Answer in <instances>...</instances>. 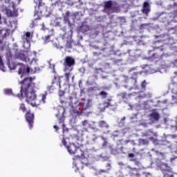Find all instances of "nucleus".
<instances>
[{
    "mask_svg": "<svg viewBox=\"0 0 177 177\" xmlns=\"http://www.w3.org/2000/svg\"><path fill=\"white\" fill-rule=\"evenodd\" d=\"M34 80H35V77H28L19 82V84L21 85V90L20 93L17 94V96L21 99L24 95L26 102L28 104H30L32 107H38L42 103H45L46 95L43 94L41 96H37L35 90H34V88H35V84L32 82Z\"/></svg>",
    "mask_w": 177,
    "mask_h": 177,
    "instance_id": "f257e3e1",
    "label": "nucleus"
},
{
    "mask_svg": "<svg viewBox=\"0 0 177 177\" xmlns=\"http://www.w3.org/2000/svg\"><path fill=\"white\" fill-rule=\"evenodd\" d=\"M77 12L71 13L70 11H66L62 17L64 23H67L69 27H72L75 24V19H77Z\"/></svg>",
    "mask_w": 177,
    "mask_h": 177,
    "instance_id": "f03ea898",
    "label": "nucleus"
},
{
    "mask_svg": "<svg viewBox=\"0 0 177 177\" xmlns=\"http://www.w3.org/2000/svg\"><path fill=\"white\" fill-rule=\"evenodd\" d=\"M64 71L65 73H71L73 71V67L75 66V59L71 56H66L64 59Z\"/></svg>",
    "mask_w": 177,
    "mask_h": 177,
    "instance_id": "7ed1b4c3",
    "label": "nucleus"
},
{
    "mask_svg": "<svg viewBox=\"0 0 177 177\" xmlns=\"http://www.w3.org/2000/svg\"><path fill=\"white\" fill-rule=\"evenodd\" d=\"M62 145H64V147H66V149L68 150L70 154H75L77 151H80V156H84V152H82L81 149L77 147V146H75V144L72 143L70 144L69 145H67V142L66 141L65 138H62Z\"/></svg>",
    "mask_w": 177,
    "mask_h": 177,
    "instance_id": "20e7f679",
    "label": "nucleus"
},
{
    "mask_svg": "<svg viewBox=\"0 0 177 177\" xmlns=\"http://www.w3.org/2000/svg\"><path fill=\"white\" fill-rule=\"evenodd\" d=\"M157 167L160 169L162 174H167V172H171L172 168L167 163L160 162L157 163Z\"/></svg>",
    "mask_w": 177,
    "mask_h": 177,
    "instance_id": "39448f33",
    "label": "nucleus"
},
{
    "mask_svg": "<svg viewBox=\"0 0 177 177\" xmlns=\"http://www.w3.org/2000/svg\"><path fill=\"white\" fill-rule=\"evenodd\" d=\"M25 118L27 122L28 123L29 128L31 129L34 127V115L31 113L30 111H28L26 115Z\"/></svg>",
    "mask_w": 177,
    "mask_h": 177,
    "instance_id": "423d86ee",
    "label": "nucleus"
},
{
    "mask_svg": "<svg viewBox=\"0 0 177 177\" xmlns=\"http://www.w3.org/2000/svg\"><path fill=\"white\" fill-rule=\"evenodd\" d=\"M19 68L18 69V74L21 75V78L25 74H30V68L28 66H26V65L23 64H19Z\"/></svg>",
    "mask_w": 177,
    "mask_h": 177,
    "instance_id": "0eeeda50",
    "label": "nucleus"
},
{
    "mask_svg": "<svg viewBox=\"0 0 177 177\" xmlns=\"http://www.w3.org/2000/svg\"><path fill=\"white\" fill-rule=\"evenodd\" d=\"M127 157L128 158H130L129 161H131V162H134L135 165H136V167H138L139 169H140V167H142V163L140 162V161H139V160H138V158H135V153H128Z\"/></svg>",
    "mask_w": 177,
    "mask_h": 177,
    "instance_id": "6e6552de",
    "label": "nucleus"
},
{
    "mask_svg": "<svg viewBox=\"0 0 177 177\" xmlns=\"http://www.w3.org/2000/svg\"><path fill=\"white\" fill-rule=\"evenodd\" d=\"M38 1V7L37 9V7H35V15H38L39 13H42L44 10H46V6H45V3L42 2V0H37Z\"/></svg>",
    "mask_w": 177,
    "mask_h": 177,
    "instance_id": "1a4fd4ad",
    "label": "nucleus"
},
{
    "mask_svg": "<svg viewBox=\"0 0 177 177\" xmlns=\"http://www.w3.org/2000/svg\"><path fill=\"white\" fill-rule=\"evenodd\" d=\"M104 10L107 12V9H110V10H113V12H115L118 10V7L113 6V1L109 0L105 2L104 3Z\"/></svg>",
    "mask_w": 177,
    "mask_h": 177,
    "instance_id": "9d476101",
    "label": "nucleus"
},
{
    "mask_svg": "<svg viewBox=\"0 0 177 177\" xmlns=\"http://www.w3.org/2000/svg\"><path fill=\"white\" fill-rule=\"evenodd\" d=\"M12 11L10 9L6 10L8 17H17V16H19L18 10L16 9V7H15V5H12Z\"/></svg>",
    "mask_w": 177,
    "mask_h": 177,
    "instance_id": "9b49d317",
    "label": "nucleus"
},
{
    "mask_svg": "<svg viewBox=\"0 0 177 177\" xmlns=\"http://www.w3.org/2000/svg\"><path fill=\"white\" fill-rule=\"evenodd\" d=\"M150 3L147 1H145L142 6V9L141 10L142 13L148 16L149 13H150Z\"/></svg>",
    "mask_w": 177,
    "mask_h": 177,
    "instance_id": "f8f14e48",
    "label": "nucleus"
},
{
    "mask_svg": "<svg viewBox=\"0 0 177 177\" xmlns=\"http://www.w3.org/2000/svg\"><path fill=\"white\" fill-rule=\"evenodd\" d=\"M60 78H63V77L54 76L52 82L53 85L54 84H56L57 86H59V88H62V85L60 84L62 82V80H60Z\"/></svg>",
    "mask_w": 177,
    "mask_h": 177,
    "instance_id": "ddd939ff",
    "label": "nucleus"
},
{
    "mask_svg": "<svg viewBox=\"0 0 177 177\" xmlns=\"http://www.w3.org/2000/svg\"><path fill=\"white\" fill-rule=\"evenodd\" d=\"M82 157V156H81V155L80 156L77 155V156H73V160L74 164H75L76 165H77V164H84L82 162L83 158Z\"/></svg>",
    "mask_w": 177,
    "mask_h": 177,
    "instance_id": "4468645a",
    "label": "nucleus"
},
{
    "mask_svg": "<svg viewBox=\"0 0 177 177\" xmlns=\"http://www.w3.org/2000/svg\"><path fill=\"white\" fill-rule=\"evenodd\" d=\"M130 171H129V175L130 176L136 177L138 175V169L136 168H132L131 167H129Z\"/></svg>",
    "mask_w": 177,
    "mask_h": 177,
    "instance_id": "2eb2a0df",
    "label": "nucleus"
},
{
    "mask_svg": "<svg viewBox=\"0 0 177 177\" xmlns=\"http://www.w3.org/2000/svg\"><path fill=\"white\" fill-rule=\"evenodd\" d=\"M142 136H157V134L151 130H147L142 133Z\"/></svg>",
    "mask_w": 177,
    "mask_h": 177,
    "instance_id": "dca6fc26",
    "label": "nucleus"
},
{
    "mask_svg": "<svg viewBox=\"0 0 177 177\" xmlns=\"http://www.w3.org/2000/svg\"><path fill=\"white\" fill-rule=\"evenodd\" d=\"M89 26L86 25V24H82L80 28V30L82 32H86L88 31H89Z\"/></svg>",
    "mask_w": 177,
    "mask_h": 177,
    "instance_id": "f3484780",
    "label": "nucleus"
},
{
    "mask_svg": "<svg viewBox=\"0 0 177 177\" xmlns=\"http://www.w3.org/2000/svg\"><path fill=\"white\" fill-rule=\"evenodd\" d=\"M150 117L152 118L155 121H158V120H160V114H158L157 112L151 113Z\"/></svg>",
    "mask_w": 177,
    "mask_h": 177,
    "instance_id": "a211bd4d",
    "label": "nucleus"
},
{
    "mask_svg": "<svg viewBox=\"0 0 177 177\" xmlns=\"http://www.w3.org/2000/svg\"><path fill=\"white\" fill-rule=\"evenodd\" d=\"M106 102H108V105L109 107H115V106H117V104L114 102V100H113L111 98H108Z\"/></svg>",
    "mask_w": 177,
    "mask_h": 177,
    "instance_id": "6ab92c4d",
    "label": "nucleus"
},
{
    "mask_svg": "<svg viewBox=\"0 0 177 177\" xmlns=\"http://www.w3.org/2000/svg\"><path fill=\"white\" fill-rule=\"evenodd\" d=\"M99 126L101 127V128H106V129H108L109 128V124H107V122H106V121L104 120H101L99 122Z\"/></svg>",
    "mask_w": 177,
    "mask_h": 177,
    "instance_id": "aec40b11",
    "label": "nucleus"
},
{
    "mask_svg": "<svg viewBox=\"0 0 177 177\" xmlns=\"http://www.w3.org/2000/svg\"><path fill=\"white\" fill-rule=\"evenodd\" d=\"M66 48H67V49H71V48H73V39H70L66 41Z\"/></svg>",
    "mask_w": 177,
    "mask_h": 177,
    "instance_id": "412c9836",
    "label": "nucleus"
},
{
    "mask_svg": "<svg viewBox=\"0 0 177 177\" xmlns=\"http://www.w3.org/2000/svg\"><path fill=\"white\" fill-rule=\"evenodd\" d=\"M136 177H151V174H150V173L145 172H142L141 174L138 173V175H137Z\"/></svg>",
    "mask_w": 177,
    "mask_h": 177,
    "instance_id": "4be33fe9",
    "label": "nucleus"
},
{
    "mask_svg": "<svg viewBox=\"0 0 177 177\" xmlns=\"http://www.w3.org/2000/svg\"><path fill=\"white\" fill-rule=\"evenodd\" d=\"M163 177H174V171L171 170L170 171H166V173H163Z\"/></svg>",
    "mask_w": 177,
    "mask_h": 177,
    "instance_id": "5701e85b",
    "label": "nucleus"
},
{
    "mask_svg": "<svg viewBox=\"0 0 177 177\" xmlns=\"http://www.w3.org/2000/svg\"><path fill=\"white\" fill-rule=\"evenodd\" d=\"M19 110L23 111V113H26V111H27V108L26 107V104H24V103L20 104Z\"/></svg>",
    "mask_w": 177,
    "mask_h": 177,
    "instance_id": "b1692460",
    "label": "nucleus"
},
{
    "mask_svg": "<svg viewBox=\"0 0 177 177\" xmlns=\"http://www.w3.org/2000/svg\"><path fill=\"white\" fill-rule=\"evenodd\" d=\"M5 95H8V96H10V95H13V92L12 91V88H6L4 90Z\"/></svg>",
    "mask_w": 177,
    "mask_h": 177,
    "instance_id": "393cba45",
    "label": "nucleus"
},
{
    "mask_svg": "<svg viewBox=\"0 0 177 177\" xmlns=\"http://www.w3.org/2000/svg\"><path fill=\"white\" fill-rule=\"evenodd\" d=\"M43 41H44V44H48V42L50 41V35H48L43 37Z\"/></svg>",
    "mask_w": 177,
    "mask_h": 177,
    "instance_id": "a878e982",
    "label": "nucleus"
},
{
    "mask_svg": "<svg viewBox=\"0 0 177 177\" xmlns=\"http://www.w3.org/2000/svg\"><path fill=\"white\" fill-rule=\"evenodd\" d=\"M157 136H151L149 138V140H151V142H153V143H158V140H157Z\"/></svg>",
    "mask_w": 177,
    "mask_h": 177,
    "instance_id": "bb28decb",
    "label": "nucleus"
},
{
    "mask_svg": "<svg viewBox=\"0 0 177 177\" xmlns=\"http://www.w3.org/2000/svg\"><path fill=\"white\" fill-rule=\"evenodd\" d=\"M83 107H84V110H86V109H89L91 107V100H88L85 105H83Z\"/></svg>",
    "mask_w": 177,
    "mask_h": 177,
    "instance_id": "cd10ccee",
    "label": "nucleus"
},
{
    "mask_svg": "<svg viewBox=\"0 0 177 177\" xmlns=\"http://www.w3.org/2000/svg\"><path fill=\"white\" fill-rule=\"evenodd\" d=\"M146 85H147V82H146V80H144L141 84V88L144 91H146Z\"/></svg>",
    "mask_w": 177,
    "mask_h": 177,
    "instance_id": "c85d7f7f",
    "label": "nucleus"
},
{
    "mask_svg": "<svg viewBox=\"0 0 177 177\" xmlns=\"http://www.w3.org/2000/svg\"><path fill=\"white\" fill-rule=\"evenodd\" d=\"M64 75H65L66 82H69V81H70V72L66 73L64 74Z\"/></svg>",
    "mask_w": 177,
    "mask_h": 177,
    "instance_id": "c756f323",
    "label": "nucleus"
},
{
    "mask_svg": "<svg viewBox=\"0 0 177 177\" xmlns=\"http://www.w3.org/2000/svg\"><path fill=\"white\" fill-rule=\"evenodd\" d=\"M140 143L141 145H149V140H145V139H141V140H140Z\"/></svg>",
    "mask_w": 177,
    "mask_h": 177,
    "instance_id": "7c9ffc66",
    "label": "nucleus"
},
{
    "mask_svg": "<svg viewBox=\"0 0 177 177\" xmlns=\"http://www.w3.org/2000/svg\"><path fill=\"white\" fill-rule=\"evenodd\" d=\"M26 37V40L28 41V39H31L32 37H31V32H26L25 34Z\"/></svg>",
    "mask_w": 177,
    "mask_h": 177,
    "instance_id": "2f4dec72",
    "label": "nucleus"
},
{
    "mask_svg": "<svg viewBox=\"0 0 177 177\" xmlns=\"http://www.w3.org/2000/svg\"><path fill=\"white\" fill-rule=\"evenodd\" d=\"M107 93L104 91H102L101 92H100V95L102 96V97H107Z\"/></svg>",
    "mask_w": 177,
    "mask_h": 177,
    "instance_id": "473e14b6",
    "label": "nucleus"
},
{
    "mask_svg": "<svg viewBox=\"0 0 177 177\" xmlns=\"http://www.w3.org/2000/svg\"><path fill=\"white\" fill-rule=\"evenodd\" d=\"M103 105L104 106V109H109V107H110L109 105V102H107V100L104 101Z\"/></svg>",
    "mask_w": 177,
    "mask_h": 177,
    "instance_id": "72a5a7b5",
    "label": "nucleus"
},
{
    "mask_svg": "<svg viewBox=\"0 0 177 177\" xmlns=\"http://www.w3.org/2000/svg\"><path fill=\"white\" fill-rule=\"evenodd\" d=\"M4 68H5V66L3 65V62L2 61V58L0 56V68H1V70H2Z\"/></svg>",
    "mask_w": 177,
    "mask_h": 177,
    "instance_id": "f704fd0d",
    "label": "nucleus"
},
{
    "mask_svg": "<svg viewBox=\"0 0 177 177\" xmlns=\"http://www.w3.org/2000/svg\"><path fill=\"white\" fill-rule=\"evenodd\" d=\"M82 124L83 127H86V125H88V120H84L82 122Z\"/></svg>",
    "mask_w": 177,
    "mask_h": 177,
    "instance_id": "c9c22d12",
    "label": "nucleus"
},
{
    "mask_svg": "<svg viewBox=\"0 0 177 177\" xmlns=\"http://www.w3.org/2000/svg\"><path fill=\"white\" fill-rule=\"evenodd\" d=\"M64 93H65L64 91H59V97H62V96H64Z\"/></svg>",
    "mask_w": 177,
    "mask_h": 177,
    "instance_id": "e433bc0d",
    "label": "nucleus"
},
{
    "mask_svg": "<svg viewBox=\"0 0 177 177\" xmlns=\"http://www.w3.org/2000/svg\"><path fill=\"white\" fill-rule=\"evenodd\" d=\"M120 96L122 97V99H125V97L127 96V93H122L120 94Z\"/></svg>",
    "mask_w": 177,
    "mask_h": 177,
    "instance_id": "4c0bfd02",
    "label": "nucleus"
},
{
    "mask_svg": "<svg viewBox=\"0 0 177 177\" xmlns=\"http://www.w3.org/2000/svg\"><path fill=\"white\" fill-rule=\"evenodd\" d=\"M135 70H136V68L133 67L129 69V73H132V71H135Z\"/></svg>",
    "mask_w": 177,
    "mask_h": 177,
    "instance_id": "58836bf2",
    "label": "nucleus"
},
{
    "mask_svg": "<svg viewBox=\"0 0 177 177\" xmlns=\"http://www.w3.org/2000/svg\"><path fill=\"white\" fill-rule=\"evenodd\" d=\"M62 31H64V32H65L66 34V30H67V28L66 26H64L63 28H62Z\"/></svg>",
    "mask_w": 177,
    "mask_h": 177,
    "instance_id": "ea45409f",
    "label": "nucleus"
},
{
    "mask_svg": "<svg viewBox=\"0 0 177 177\" xmlns=\"http://www.w3.org/2000/svg\"><path fill=\"white\" fill-rule=\"evenodd\" d=\"M53 129H55V131H59V127H57V125H54Z\"/></svg>",
    "mask_w": 177,
    "mask_h": 177,
    "instance_id": "a19ab883",
    "label": "nucleus"
},
{
    "mask_svg": "<svg viewBox=\"0 0 177 177\" xmlns=\"http://www.w3.org/2000/svg\"><path fill=\"white\" fill-rule=\"evenodd\" d=\"M131 80H133V81H134L135 84H136L137 80L136 78L131 77Z\"/></svg>",
    "mask_w": 177,
    "mask_h": 177,
    "instance_id": "79ce46f5",
    "label": "nucleus"
},
{
    "mask_svg": "<svg viewBox=\"0 0 177 177\" xmlns=\"http://www.w3.org/2000/svg\"><path fill=\"white\" fill-rule=\"evenodd\" d=\"M35 25V23L34 21H32L31 24L32 27H34Z\"/></svg>",
    "mask_w": 177,
    "mask_h": 177,
    "instance_id": "37998d69",
    "label": "nucleus"
},
{
    "mask_svg": "<svg viewBox=\"0 0 177 177\" xmlns=\"http://www.w3.org/2000/svg\"><path fill=\"white\" fill-rule=\"evenodd\" d=\"M27 60H28V57H25V62H26V63H27Z\"/></svg>",
    "mask_w": 177,
    "mask_h": 177,
    "instance_id": "c03bdc74",
    "label": "nucleus"
},
{
    "mask_svg": "<svg viewBox=\"0 0 177 177\" xmlns=\"http://www.w3.org/2000/svg\"><path fill=\"white\" fill-rule=\"evenodd\" d=\"M106 165H107V167H111V163H108Z\"/></svg>",
    "mask_w": 177,
    "mask_h": 177,
    "instance_id": "a18cd8bd",
    "label": "nucleus"
},
{
    "mask_svg": "<svg viewBox=\"0 0 177 177\" xmlns=\"http://www.w3.org/2000/svg\"><path fill=\"white\" fill-rule=\"evenodd\" d=\"M53 86H50L49 87V90L50 91V89H53Z\"/></svg>",
    "mask_w": 177,
    "mask_h": 177,
    "instance_id": "49530a36",
    "label": "nucleus"
},
{
    "mask_svg": "<svg viewBox=\"0 0 177 177\" xmlns=\"http://www.w3.org/2000/svg\"><path fill=\"white\" fill-rule=\"evenodd\" d=\"M0 20H2V16H1V14H0Z\"/></svg>",
    "mask_w": 177,
    "mask_h": 177,
    "instance_id": "de8ad7c7",
    "label": "nucleus"
},
{
    "mask_svg": "<svg viewBox=\"0 0 177 177\" xmlns=\"http://www.w3.org/2000/svg\"><path fill=\"white\" fill-rule=\"evenodd\" d=\"M61 103H64V100H61Z\"/></svg>",
    "mask_w": 177,
    "mask_h": 177,
    "instance_id": "09e8293b",
    "label": "nucleus"
},
{
    "mask_svg": "<svg viewBox=\"0 0 177 177\" xmlns=\"http://www.w3.org/2000/svg\"><path fill=\"white\" fill-rule=\"evenodd\" d=\"M18 2H19V3L21 2V0H18Z\"/></svg>",
    "mask_w": 177,
    "mask_h": 177,
    "instance_id": "8fccbe9b",
    "label": "nucleus"
},
{
    "mask_svg": "<svg viewBox=\"0 0 177 177\" xmlns=\"http://www.w3.org/2000/svg\"><path fill=\"white\" fill-rule=\"evenodd\" d=\"M102 147H104V143L102 144Z\"/></svg>",
    "mask_w": 177,
    "mask_h": 177,
    "instance_id": "3c124183",
    "label": "nucleus"
},
{
    "mask_svg": "<svg viewBox=\"0 0 177 177\" xmlns=\"http://www.w3.org/2000/svg\"><path fill=\"white\" fill-rule=\"evenodd\" d=\"M136 149L135 148H133V151H135Z\"/></svg>",
    "mask_w": 177,
    "mask_h": 177,
    "instance_id": "603ef678",
    "label": "nucleus"
},
{
    "mask_svg": "<svg viewBox=\"0 0 177 177\" xmlns=\"http://www.w3.org/2000/svg\"><path fill=\"white\" fill-rule=\"evenodd\" d=\"M154 56H156V54H153V57H154Z\"/></svg>",
    "mask_w": 177,
    "mask_h": 177,
    "instance_id": "864d4df0",
    "label": "nucleus"
},
{
    "mask_svg": "<svg viewBox=\"0 0 177 177\" xmlns=\"http://www.w3.org/2000/svg\"><path fill=\"white\" fill-rule=\"evenodd\" d=\"M138 73V72H136V73H134V74H136V75H137Z\"/></svg>",
    "mask_w": 177,
    "mask_h": 177,
    "instance_id": "5fc2aeb1",
    "label": "nucleus"
},
{
    "mask_svg": "<svg viewBox=\"0 0 177 177\" xmlns=\"http://www.w3.org/2000/svg\"><path fill=\"white\" fill-rule=\"evenodd\" d=\"M70 99H71H71H73V97H70Z\"/></svg>",
    "mask_w": 177,
    "mask_h": 177,
    "instance_id": "6e6d98bb",
    "label": "nucleus"
},
{
    "mask_svg": "<svg viewBox=\"0 0 177 177\" xmlns=\"http://www.w3.org/2000/svg\"><path fill=\"white\" fill-rule=\"evenodd\" d=\"M72 80H74V76H73Z\"/></svg>",
    "mask_w": 177,
    "mask_h": 177,
    "instance_id": "4d7b16f0",
    "label": "nucleus"
},
{
    "mask_svg": "<svg viewBox=\"0 0 177 177\" xmlns=\"http://www.w3.org/2000/svg\"><path fill=\"white\" fill-rule=\"evenodd\" d=\"M176 63H177V59H176Z\"/></svg>",
    "mask_w": 177,
    "mask_h": 177,
    "instance_id": "13d9d810",
    "label": "nucleus"
},
{
    "mask_svg": "<svg viewBox=\"0 0 177 177\" xmlns=\"http://www.w3.org/2000/svg\"><path fill=\"white\" fill-rule=\"evenodd\" d=\"M35 71H37V68H35Z\"/></svg>",
    "mask_w": 177,
    "mask_h": 177,
    "instance_id": "bf43d9fd",
    "label": "nucleus"
},
{
    "mask_svg": "<svg viewBox=\"0 0 177 177\" xmlns=\"http://www.w3.org/2000/svg\"><path fill=\"white\" fill-rule=\"evenodd\" d=\"M176 94L177 95V91H176Z\"/></svg>",
    "mask_w": 177,
    "mask_h": 177,
    "instance_id": "052dcab7",
    "label": "nucleus"
}]
</instances>
